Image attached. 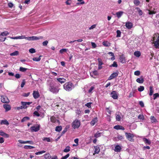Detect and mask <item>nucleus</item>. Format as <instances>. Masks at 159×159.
I'll return each instance as SVG.
<instances>
[{"instance_id": "nucleus-59", "label": "nucleus", "mask_w": 159, "mask_h": 159, "mask_svg": "<svg viewBox=\"0 0 159 159\" xmlns=\"http://www.w3.org/2000/svg\"><path fill=\"white\" fill-rule=\"evenodd\" d=\"M34 115L37 116H40V115L39 113L37 111H35L34 112Z\"/></svg>"}, {"instance_id": "nucleus-12", "label": "nucleus", "mask_w": 159, "mask_h": 159, "mask_svg": "<svg viewBox=\"0 0 159 159\" xmlns=\"http://www.w3.org/2000/svg\"><path fill=\"white\" fill-rule=\"evenodd\" d=\"M143 140L146 144L150 145L151 143V142L150 140L146 138H143Z\"/></svg>"}, {"instance_id": "nucleus-2", "label": "nucleus", "mask_w": 159, "mask_h": 159, "mask_svg": "<svg viewBox=\"0 0 159 159\" xmlns=\"http://www.w3.org/2000/svg\"><path fill=\"white\" fill-rule=\"evenodd\" d=\"M75 86L73 84L70 82H67L63 85L64 89L67 91L71 90Z\"/></svg>"}, {"instance_id": "nucleus-35", "label": "nucleus", "mask_w": 159, "mask_h": 159, "mask_svg": "<svg viewBox=\"0 0 159 159\" xmlns=\"http://www.w3.org/2000/svg\"><path fill=\"white\" fill-rule=\"evenodd\" d=\"M144 86H140L138 88V90L139 92H142L144 90Z\"/></svg>"}, {"instance_id": "nucleus-24", "label": "nucleus", "mask_w": 159, "mask_h": 159, "mask_svg": "<svg viewBox=\"0 0 159 159\" xmlns=\"http://www.w3.org/2000/svg\"><path fill=\"white\" fill-rule=\"evenodd\" d=\"M153 93V87L152 86H150L149 87V95L150 96H152Z\"/></svg>"}, {"instance_id": "nucleus-9", "label": "nucleus", "mask_w": 159, "mask_h": 159, "mask_svg": "<svg viewBox=\"0 0 159 159\" xmlns=\"http://www.w3.org/2000/svg\"><path fill=\"white\" fill-rule=\"evenodd\" d=\"M34 98L35 99H37L39 97V94L38 91H34L33 93Z\"/></svg>"}, {"instance_id": "nucleus-30", "label": "nucleus", "mask_w": 159, "mask_h": 159, "mask_svg": "<svg viewBox=\"0 0 159 159\" xmlns=\"http://www.w3.org/2000/svg\"><path fill=\"white\" fill-rule=\"evenodd\" d=\"M134 55L136 57H139L141 55V53L139 51H136L134 52Z\"/></svg>"}, {"instance_id": "nucleus-41", "label": "nucleus", "mask_w": 159, "mask_h": 159, "mask_svg": "<svg viewBox=\"0 0 159 159\" xmlns=\"http://www.w3.org/2000/svg\"><path fill=\"white\" fill-rule=\"evenodd\" d=\"M67 51H68L67 49L64 48V49H61L60 50L59 52L61 53L62 54V53H63L64 52H66Z\"/></svg>"}, {"instance_id": "nucleus-56", "label": "nucleus", "mask_w": 159, "mask_h": 159, "mask_svg": "<svg viewBox=\"0 0 159 159\" xmlns=\"http://www.w3.org/2000/svg\"><path fill=\"white\" fill-rule=\"evenodd\" d=\"M140 71L139 70L135 71L134 72V75H137V76L139 75H140Z\"/></svg>"}, {"instance_id": "nucleus-47", "label": "nucleus", "mask_w": 159, "mask_h": 159, "mask_svg": "<svg viewBox=\"0 0 159 159\" xmlns=\"http://www.w3.org/2000/svg\"><path fill=\"white\" fill-rule=\"evenodd\" d=\"M68 127H67V126H66L65 128L62 131L61 133V135L64 134L67 131V129H68Z\"/></svg>"}, {"instance_id": "nucleus-11", "label": "nucleus", "mask_w": 159, "mask_h": 159, "mask_svg": "<svg viewBox=\"0 0 159 159\" xmlns=\"http://www.w3.org/2000/svg\"><path fill=\"white\" fill-rule=\"evenodd\" d=\"M122 148L121 146L119 145H116L115 146L114 150L115 152H120Z\"/></svg>"}, {"instance_id": "nucleus-14", "label": "nucleus", "mask_w": 159, "mask_h": 159, "mask_svg": "<svg viewBox=\"0 0 159 159\" xmlns=\"http://www.w3.org/2000/svg\"><path fill=\"white\" fill-rule=\"evenodd\" d=\"M94 148L95 150L94 151V154H98L100 151V149L99 146H94Z\"/></svg>"}, {"instance_id": "nucleus-26", "label": "nucleus", "mask_w": 159, "mask_h": 159, "mask_svg": "<svg viewBox=\"0 0 159 159\" xmlns=\"http://www.w3.org/2000/svg\"><path fill=\"white\" fill-rule=\"evenodd\" d=\"M62 129V127L61 126H57L55 129V131L57 132H59Z\"/></svg>"}, {"instance_id": "nucleus-34", "label": "nucleus", "mask_w": 159, "mask_h": 159, "mask_svg": "<svg viewBox=\"0 0 159 159\" xmlns=\"http://www.w3.org/2000/svg\"><path fill=\"white\" fill-rule=\"evenodd\" d=\"M21 104L22 105V106H23L24 109H25L28 107L27 104H26L25 102H21Z\"/></svg>"}, {"instance_id": "nucleus-58", "label": "nucleus", "mask_w": 159, "mask_h": 159, "mask_svg": "<svg viewBox=\"0 0 159 159\" xmlns=\"http://www.w3.org/2000/svg\"><path fill=\"white\" fill-rule=\"evenodd\" d=\"M48 42L47 40H46L43 43V45L44 46H47L48 43Z\"/></svg>"}, {"instance_id": "nucleus-27", "label": "nucleus", "mask_w": 159, "mask_h": 159, "mask_svg": "<svg viewBox=\"0 0 159 159\" xmlns=\"http://www.w3.org/2000/svg\"><path fill=\"white\" fill-rule=\"evenodd\" d=\"M154 43L156 48H159V41L157 40L154 42Z\"/></svg>"}, {"instance_id": "nucleus-42", "label": "nucleus", "mask_w": 159, "mask_h": 159, "mask_svg": "<svg viewBox=\"0 0 159 159\" xmlns=\"http://www.w3.org/2000/svg\"><path fill=\"white\" fill-rule=\"evenodd\" d=\"M153 99L155 100L157 98L159 97V94L158 93H156L153 95Z\"/></svg>"}, {"instance_id": "nucleus-55", "label": "nucleus", "mask_w": 159, "mask_h": 159, "mask_svg": "<svg viewBox=\"0 0 159 159\" xmlns=\"http://www.w3.org/2000/svg\"><path fill=\"white\" fill-rule=\"evenodd\" d=\"M69 154H67L66 155L62 157L61 159H66L69 156Z\"/></svg>"}, {"instance_id": "nucleus-32", "label": "nucleus", "mask_w": 159, "mask_h": 159, "mask_svg": "<svg viewBox=\"0 0 159 159\" xmlns=\"http://www.w3.org/2000/svg\"><path fill=\"white\" fill-rule=\"evenodd\" d=\"M34 147L33 146H32L29 145H25L24 146V148L25 149H32L34 148Z\"/></svg>"}, {"instance_id": "nucleus-23", "label": "nucleus", "mask_w": 159, "mask_h": 159, "mask_svg": "<svg viewBox=\"0 0 159 159\" xmlns=\"http://www.w3.org/2000/svg\"><path fill=\"white\" fill-rule=\"evenodd\" d=\"M150 119L152 123H156L157 122V120L156 118L153 116H152L150 117Z\"/></svg>"}, {"instance_id": "nucleus-1", "label": "nucleus", "mask_w": 159, "mask_h": 159, "mask_svg": "<svg viewBox=\"0 0 159 159\" xmlns=\"http://www.w3.org/2000/svg\"><path fill=\"white\" fill-rule=\"evenodd\" d=\"M46 85L48 90L54 94L58 93L60 89L59 86L52 79H48L47 80Z\"/></svg>"}, {"instance_id": "nucleus-10", "label": "nucleus", "mask_w": 159, "mask_h": 159, "mask_svg": "<svg viewBox=\"0 0 159 159\" xmlns=\"http://www.w3.org/2000/svg\"><path fill=\"white\" fill-rule=\"evenodd\" d=\"M3 107L5 109L6 111H7L11 109V107L9 105L4 104L3 105Z\"/></svg>"}, {"instance_id": "nucleus-64", "label": "nucleus", "mask_w": 159, "mask_h": 159, "mask_svg": "<svg viewBox=\"0 0 159 159\" xmlns=\"http://www.w3.org/2000/svg\"><path fill=\"white\" fill-rule=\"evenodd\" d=\"M30 93L29 92L27 93H24L22 94V96L24 97H27L30 95Z\"/></svg>"}, {"instance_id": "nucleus-13", "label": "nucleus", "mask_w": 159, "mask_h": 159, "mask_svg": "<svg viewBox=\"0 0 159 159\" xmlns=\"http://www.w3.org/2000/svg\"><path fill=\"white\" fill-rule=\"evenodd\" d=\"M114 128L116 130L121 129L124 130L125 129V128H124V127H123L121 125H117L114 126Z\"/></svg>"}, {"instance_id": "nucleus-40", "label": "nucleus", "mask_w": 159, "mask_h": 159, "mask_svg": "<svg viewBox=\"0 0 159 159\" xmlns=\"http://www.w3.org/2000/svg\"><path fill=\"white\" fill-rule=\"evenodd\" d=\"M101 133H99L98 132L95 134L94 136L96 138L100 137L101 136Z\"/></svg>"}, {"instance_id": "nucleus-4", "label": "nucleus", "mask_w": 159, "mask_h": 159, "mask_svg": "<svg viewBox=\"0 0 159 159\" xmlns=\"http://www.w3.org/2000/svg\"><path fill=\"white\" fill-rule=\"evenodd\" d=\"M42 36L37 37L36 36H32L31 37H26V39L30 41V40H36L40 39H42L43 38Z\"/></svg>"}, {"instance_id": "nucleus-6", "label": "nucleus", "mask_w": 159, "mask_h": 159, "mask_svg": "<svg viewBox=\"0 0 159 159\" xmlns=\"http://www.w3.org/2000/svg\"><path fill=\"white\" fill-rule=\"evenodd\" d=\"M1 101L2 102L4 103H8L9 102V100L8 98L5 95L1 96Z\"/></svg>"}, {"instance_id": "nucleus-44", "label": "nucleus", "mask_w": 159, "mask_h": 159, "mask_svg": "<svg viewBox=\"0 0 159 159\" xmlns=\"http://www.w3.org/2000/svg\"><path fill=\"white\" fill-rule=\"evenodd\" d=\"M40 56L39 57L37 58V57H34L33 58V60L34 61H40L41 60V58L40 57Z\"/></svg>"}, {"instance_id": "nucleus-62", "label": "nucleus", "mask_w": 159, "mask_h": 159, "mask_svg": "<svg viewBox=\"0 0 159 159\" xmlns=\"http://www.w3.org/2000/svg\"><path fill=\"white\" fill-rule=\"evenodd\" d=\"M91 102H88L85 104V106L86 107H87L89 108H90L91 107Z\"/></svg>"}, {"instance_id": "nucleus-3", "label": "nucleus", "mask_w": 159, "mask_h": 159, "mask_svg": "<svg viewBox=\"0 0 159 159\" xmlns=\"http://www.w3.org/2000/svg\"><path fill=\"white\" fill-rule=\"evenodd\" d=\"M80 125V121L78 120H75L72 123V127L74 129L78 128Z\"/></svg>"}, {"instance_id": "nucleus-50", "label": "nucleus", "mask_w": 159, "mask_h": 159, "mask_svg": "<svg viewBox=\"0 0 159 159\" xmlns=\"http://www.w3.org/2000/svg\"><path fill=\"white\" fill-rule=\"evenodd\" d=\"M116 119L117 120L119 121L120 120L121 117L119 115H116Z\"/></svg>"}, {"instance_id": "nucleus-37", "label": "nucleus", "mask_w": 159, "mask_h": 159, "mask_svg": "<svg viewBox=\"0 0 159 159\" xmlns=\"http://www.w3.org/2000/svg\"><path fill=\"white\" fill-rule=\"evenodd\" d=\"M136 9L138 10V13H139V15L140 16L142 15L143 13L142 11L140 9V8L138 7H137Z\"/></svg>"}, {"instance_id": "nucleus-19", "label": "nucleus", "mask_w": 159, "mask_h": 159, "mask_svg": "<svg viewBox=\"0 0 159 159\" xmlns=\"http://www.w3.org/2000/svg\"><path fill=\"white\" fill-rule=\"evenodd\" d=\"M98 121V118L97 117H95L91 121L90 124L91 125H94L95 123L97 122Z\"/></svg>"}, {"instance_id": "nucleus-16", "label": "nucleus", "mask_w": 159, "mask_h": 159, "mask_svg": "<svg viewBox=\"0 0 159 159\" xmlns=\"http://www.w3.org/2000/svg\"><path fill=\"white\" fill-rule=\"evenodd\" d=\"M111 96L114 99H117L118 98V96L115 91H113L111 92Z\"/></svg>"}, {"instance_id": "nucleus-49", "label": "nucleus", "mask_w": 159, "mask_h": 159, "mask_svg": "<svg viewBox=\"0 0 159 159\" xmlns=\"http://www.w3.org/2000/svg\"><path fill=\"white\" fill-rule=\"evenodd\" d=\"M50 120L51 122L53 123H55L56 122V118L53 116H52L51 117Z\"/></svg>"}, {"instance_id": "nucleus-39", "label": "nucleus", "mask_w": 159, "mask_h": 159, "mask_svg": "<svg viewBox=\"0 0 159 159\" xmlns=\"http://www.w3.org/2000/svg\"><path fill=\"white\" fill-rule=\"evenodd\" d=\"M93 74L95 75H97L98 74V71L97 70H94L93 71L92 73H90L91 76L92 77L93 76Z\"/></svg>"}, {"instance_id": "nucleus-29", "label": "nucleus", "mask_w": 159, "mask_h": 159, "mask_svg": "<svg viewBox=\"0 0 159 159\" xmlns=\"http://www.w3.org/2000/svg\"><path fill=\"white\" fill-rule=\"evenodd\" d=\"M18 52L17 51H16L14 52L11 53L10 55L11 56H17L18 55Z\"/></svg>"}, {"instance_id": "nucleus-63", "label": "nucleus", "mask_w": 159, "mask_h": 159, "mask_svg": "<svg viewBox=\"0 0 159 159\" xmlns=\"http://www.w3.org/2000/svg\"><path fill=\"white\" fill-rule=\"evenodd\" d=\"M91 44L92 46V48H95L96 47L97 45L95 43H94L93 42H91Z\"/></svg>"}, {"instance_id": "nucleus-25", "label": "nucleus", "mask_w": 159, "mask_h": 159, "mask_svg": "<svg viewBox=\"0 0 159 159\" xmlns=\"http://www.w3.org/2000/svg\"><path fill=\"white\" fill-rule=\"evenodd\" d=\"M9 34V33L7 31H6L3 32H2L1 33L0 35L3 36H7V35Z\"/></svg>"}, {"instance_id": "nucleus-17", "label": "nucleus", "mask_w": 159, "mask_h": 159, "mask_svg": "<svg viewBox=\"0 0 159 159\" xmlns=\"http://www.w3.org/2000/svg\"><path fill=\"white\" fill-rule=\"evenodd\" d=\"M57 80L61 84L64 83L66 81V80L63 78H57Z\"/></svg>"}, {"instance_id": "nucleus-53", "label": "nucleus", "mask_w": 159, "mask_h": 159, "mask_svg": "<svg viewBox=\"0 0 159 159\" xmlns=\"http://www.w3.org/2000/svg\"><path fill=\"white\" fill-rule=\"evenodd\" d=\"M29 51L31 53H33L35 52V50L33 48H31L29 49Z\"/></svg>"}, {"instance_id": "nucleus-33", "label": "nucleus", "mask_w": 159, "mask_h": 159, "mask_svg": "<svg viewBox=\"0 0 159 159\" xmlns=\"http://www.w3.org/2000/svg\"><path fill=\"white\" fill-rule=\"evenodd\" d=\"M44 158L46 159H50L51 158V156L49 153L45 154L44 155Z\"/></svg>"}, {"instance_id": "nucleus-28", "label": "nucleus", "mask_w": 159, "mask_h": 159, "mask_svg": "<svg viewBox=\"0 0 159 159\" xmlns=\"http://www.w3.org/2000/svg\"><path fill=\"white\" fill-rule=\"evenodd\" d=\"M30 119V118L28 116H25L24 117L23 119L21 120V122H23L26 120H29Z\"/></svg>"}, {"instance_id": "nucleus-60", "label": "nucleus", "mask_w": 159, "mask_h": 159, "mask_svg": "<svg viewBox=\"0 0 159 159\" xmlns=\"http://www.w3.org/2000/svg\"><path fill=\"white\" fill-rule=\"evenodd\" d=\"M72 0H66V3L67 5H70L71 4V2Z\"/></svg>"}, {"instance_id": "nucleus-5", "label": "nucleus", "mask_w": 159, "mask_h": 159, "mask_svg": "<svg viewBox=\"0 0 159 159\" xmlns=\"http://www.w3.org/2000/svg\"><path fill=\"white\" fill-rule=\"evenodd\" d=\"M40 125H37L36 126H33L30 127V129L32 132H36L38 131L40 129Z\"/></svg>"}, {"instance_id": "nucleus-57", "label": "nucleus", "mask_w": 159, "mask_h": 159, "mask_svg": "<svg viewBox=\"0 0 159 159\" xmlns=\"http://www.w3.org/2000/svg\"><path fill=\"white\" fill-rule=\"evenodd\" d=\"M25 80L24 79L23 80L22 82V83L21 85V88H23V87H24V85L25 84Z\"/></svg>"}, {"instance_id": "nucleus-46", "label": "nucleus", "mask_w": 159, "mask_h": 159, "mask_svg": "<svg viewBox=\"0 0 159 159\" xmlns=\"http://www.w3.org/2000/svg\"><path fill=\"white\" fill-rule=\"evenodd\" d=\"M117 64L116 62L115 61H114L113 63L111 64V65H110V67H117Z\"/></svg>"}, {"instance_id": "nucleus-20", "label": "nucleus", "mask_w": 159, "mask_h": 159, "mask_svg": "<svg viewBox=\"0 0 159 159\" xmlns=\"http://www.w3.org/2000/svg\"><path fill=\"white\" fill-rule=\"evenodd\" d=\"M0 124L1 125L4 124L5 125H9V123L7 120H1L0 122Z\"/></svg>"}, {"instance_id": "nucleus-31", "label": "nucleus", "mask_w": 159, "mask_h": 159, "mask_svg": "<svg viewBox=\"0 0 159 159\" xmlns=\"http://www.w3.org/2000/svg\"><path fill=\"white\" fill-rule=\"evenodd\" d=\"M70 148L69 146H67L66 148L63 150V151L65 152H67L70 151Z\"/></svg>"}, {"instance_id": "nucleus-15", "label": "nucleus", "mask_w": 159, "mask_h": 159, "mask_svg": "<svg viewBox=\"0 0 159 159\" xmlns=\"http://www.w3.org/2000/svg\"><path fill=\"white\" fill-rule=\"evenodd\" d=\"M136 81L139 83L142 84L143 83L144 80L143 76H141L140 78H137L136 80Z\"/></svg>"}, {"instance_id": "nucleus-36", "label": "nucleus", "mask_w": 159, "mask_h": 159, "mask_svg": "<svg viewBox=\"0 0 159 159\" xmlns=\"http://www.w3.org/2000/svg\"><path fill=\"white\" fill-rule=\"evenodd\" d=\"M27 69L25 68H24L22 67H20V68L19 69V70L20 71L22 72H24L25 71L27 70Z\"/></svg>"}, {"instance_id": "nucleus-8", "label": "nucleus", "mask_w": 159, "mask_h": 159, "mask_svg": "<svg viewBox=\"0 0 159 159\" xmlns=\"http://www.w3.org/2000/svg\"><path fill=\"white\" fill-rule=\"evenodd\" d=\"M118 75V71L114 72L109 77L108 80H112L117 76Z\"/></svg>"}, {"instance_id": "nucleus-52", "label": "nucleus", "mask_w": 159, "mask_h": 159, "mask_svg": "<svg viewBox=\"0 0 159 159\" xmlns=\"http://www.w3.org/2000/svg\"><path fill=\"white\" fill-rule=\"evenodd\" d=\"M94 87L93 86L91 87L88 90V92L89 93H92L93 90L94 89Z\"/></svg>"}, {"instance_id": "nucleus-7", "label": "nucleus", "mask_w": 159, "mask_h": 159, "mask_svg": "<svg viewBox=\"0 0 159 159\" xmlns=\"http://www.w3.org/2000/svg\"><path fill=\"white\" fill-rule=\"evenodd\" d=\"M147 10L148 11V13L149 15L154 14L157 13V11H155V9L153 8L152 9V7H149L148 8Z\"/></svg>"}, {"instance_id": "nucleus-21", "label": "nucleus", "mask_w": 159, "mask_h": 159, "mask_svg": "<svg viewBox=\"0 0 159 159\" xmlns=\"http://www.w3.org/2000/svg\"><path fill=\"white\" fill-rule=\"evenodd\" d=\"M102 43L103 45L107 47H109L111 45V43L107 41H104Z\"/></svg>"}, {"instance_id": "nucleus-54", "label": "nucleus", "mask_w": 159, "mask_h": 159, "mask_svg": "<svg viewBox=\"0 0 159 159\" xmlns=\"http://www.w3.org/2000/svg\"><path fill=\"white\" fill-rule=\"evenodd\" d=\"M117 138L118 139V140H122L124 139L123 137L122 136L120 135H118L117 136Z\"/></svg>"}, {"instance_id": "nucleus-38", "label": "nucleus", "mask_w": 159, "mask_h": 159, "mask_svg": "<svg viewBox=\"0 0 159 159\" xmlns=\"http://www.w3.org/2000/svg\"><path fill=\"white\" fill-rule=\"evenodd\" d=\"M46 152V151L43 150L39 152H36L35 153V154L36 155H39L42 154L43 153H44Z\"/></svg>"}, {"instance_id": "nucleus-51", "label": "nucleus", "mask_w": 159, "mask_h": 159, "mask_svg": "<svg viewBox=\"0 0 159 159\" xmlns=\"http://www.w3.org/2000/svg\"><path fill=\"white\" fill-rule=\"evenodd\" d=\"M98 65L102 66L103 64V63L101 59L100 58H98Z\"/></svg>"}, {"instance_id": "nucleus-61", "label": "nucleus", "mask_w": 159, "mask_h": 159, "mask_svg": "<svg viewBox=\"0 0 159 159\" xmlns=\"http://www.w3.org/2000/svg\"><path fill=\"white\" fill-rule=\"evenodd\" d=\"M138 118L140 120H143L144 119V116L142 115H139L138 116Z\"/></svg>"}, {"instance_id": "nucleus-45", "label": "nucleus", "mask_w": 159, "mask_h": 159, "mask_svg": "<svg viewBox=\"0 0 159 159\" xmlns=\"http://www.w3.org/2000/svg\"><path fill=\"white\" fill-rule=\"evenodd\" d=\"M117 35L116 37H120L121 36V32L119 30H117L116 31Z\"/></svg>"}, {"instance_id": "nucleus-18", "label": "nucleus", "mask_w": 159, "mask_h": 159, "mask_svg": "<svg viewBox=\"0 0 159 159\" xmlns=\"http://www.w3.org/2000/svg\"><path fill=\"white\" fill-rule=\"evenodd\" d=\"M119 60L120 62L122 63H124L126 61L125 57L123 55H121L120 56Z\"/></svg>"}, {"instance_id": "nucleus-22", "label": "nucleus", "mask_w": 159, "mask_h": 159, "mask_svg": "<svg viewBox=\"0 0 159 159\" xmlns=\"http://www.w3.org/2000/svg\"><path fill=\"white\" fill-rule=\"evenodd\" d=\"M123 13V12L122 11H120L116 13V14L118 18H119L121 17Z\"/></svg>"}, {"instance_id": "nucleus-48", "label": "nucleus", "mask_w": 159, "mask_h": 159, "mask_svg": "<svg viewBox=\"0 0 159 159\" xmlns=\"http://www.w3.org/2000/svg\"><path fill=\"white\" fill-rule=\"evenodd\" d=\"M43 140L44 141H47L48 142H50V139L49 138L45 137L44 138Z\"/></svg>"}, {"instance_id": "nucleus-43", "label": "nucleus", "mask_w": 159, "mask_h": 159, "mask_svg": "<svg viewBox=\"0 0 159 159\" xmlns=\"http://www.w3.org/2000/svg\"><path fill=\"white\" fill-rule=\"evenodd\" d=\"M134 4L136 6H138L140 4L139 0H134Z\"/></svg>"}]
</instances>
